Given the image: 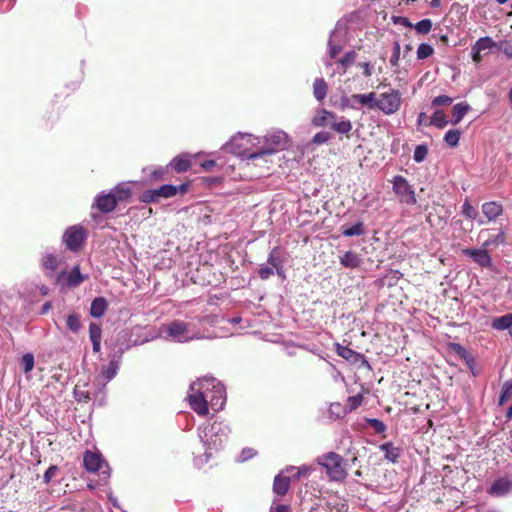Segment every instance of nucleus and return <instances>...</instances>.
Masks as SVG:
<instances>
[{"mask_svg":"<svg viewBox=\"0 0 512 512\" xmlns=\"http://www.w3.org/2000/svg\"><path fill=\"white\" fill-rule=\"evenodd\" d=\"M170 166L177 172H186L191 167V161L188 154H181L170 162Z\"/></svg>","mask_w":512,"mask_h":512,"instance_id":"23","label":"nucleus"},{"mask_svg":"<svg viewBox=\"0 0 512 512\" xmlns=\"http://www.w3.org/2000/svg\"><path fill=\"white\" fill-rule=\"evenodd\" d=\"M269 512H291V508L288 505L275 504V502H273Z\"/></svg>","mask_w":512,"mask_h":512,"instance_id":"56","label":"nucleus"},{"mask_svg":"<svg viewBox=\"0 0 512 512\" xmlns=\"http://www.w3.org/2000/svg\"><path fill=\"white\" fill-rule=\"evenodd\" d=\"M363 392H364V389H363V387H361L360 392H357L355 395L348 397L345 408H344L345 412H351V411L357 409L362 404Z\"/></svg>","mask_w":512,"mask_h":512,"instance_id":"29","label":"nucleus"},{"mask_svg":"<svg viewBox=\"0 0 512 512\" xmlns=\"http://www.w3.org/2000/svg\"><path fill=\"white\" fill-rule=\"evenodd\" d=\"M343 103L351 108L362 106L368 109L379 108L380 110H384L382 102L376 99V93L374 92L367 94H353L351 97L343 99Z\"/></svg>","mask_w":512,"mask_h":512,"instance_id":"11","label":"nucleus"},{"mask_svg":"<svg viewBox=\"0 0 512 512\" xmlns=\"http://www.w3.org/2000/svg\"><path fill=\"white\" fill-rule=\"evenodd\" d=\"M291 478L288 476H284V471H281L274 478L273 482V492L277 496H284L290 487Z\"/></svg>","mask_w":512,"mask_h":512,"instance_id":"19","label":"nucleus"},{"mask_svg":"<svg viewBox=\"0 0 512 512\" xmlns=\"http://www.w3.org/2000/svg\"><path fill=\"white\" fill-rule=\"evenodd\" d=\"M399 51H400V46H399V43L396 42L394 55L390 59V62L392 65H395L397 63V60L399 57Z\"/></svg>","mask_w":512,"mask_h":512,"instance_id":"60","label":"nucleus"},{"mask_svg":"<svg viewBox=\"0 0 512 512\" xmlns=\"http://www.w3.org/2000/svg\"><path fill=\"white\" fill-rule=\"evenodd\" d=\"M259 277L262 280H267L270 276L274 274V268L270 265H261L258 271Z\"/></svg>","mask_w":512,"mask_h":512,"instance_id":"49","label":"nucleus"},{"mask_svg":"<svg viewBox=\"0 0 512 512\" xmlns=\"http://www.w3.org/2000/svg\"><path fill=\"white\" fill-rule=\"evenodd\" d=\"M462 213L466 218L471 220L476 219L478 216L477 209L471 205L468 199H466L463 203Z\"/></svg>","mask_w":512,"mask_h":512,"instance_id":"41","label":"nucleus"},{"mask_svg":"<svg viewBox=\"0 0 512 512\" xmlns=\"http://www.w3.org/2000/svg\"><path fill=\"white\" fill-rule=\"evenodd\" d=\"M255 455V451L252 448H245L241 451L239 455V461L244 462L249 460Z\"/></svg>","mask_w":512,"mask_h":512,"instance_id":"55","label":"nucleus"},{"mask_svg":"<svg viewBox=\"0 0 512 512\" xmlns=\"http://www.w3.org/2000/svg\"><path fill=\"white\" fill-rule=\"evenodd\" d=\"M187 189V184H180L178 186L165 184L158 189L144 191L141 196V199L145 203L157 202L160 198H170L177 194H184L187 191Z\"/></svg>","mask_w":512,"mask_h":512,"instance_id":"9","label":"nucleus"},{"mask_svg":"<svg viewBox=\"0 0 512 512\" xmlns=\"http://www.w3.org/2000/svg\"><path fill=\"white\" fill-rule=\"evenodd\" d=\"M392 183L393 191L400 202L408 205H414L416 203L415 192L404 177L396 176Z\"/></svg>","mask_w":512,"mask_h":512,"instance_id":"12","label":"nucleus"},{"mask_svg":"<svg viewBox=\"0 0 512 512\" xmlns=\"http://www.w3.org/2000/svg\"><path fill=\"white\" fill-rule=\"evenodd\" d=\"M472 59L475 63H479L482 60L481 51L477 50L474 46H472Z\"/></svg>","mask_w":512,"mask_h":512,"instance_id":"59","label":"nucleus"},{"mask_svg":"<svg viewBox=\"0 0 512 512\" xmlns=\"http://www.w3.org/2000/svg\"><path fill=\"white\" fill-rule=\"evenodd\" d=\"M461 132L459 130H449L444 137L445 142L450 147H456L459 143Z\"/></svg>","mask_w":512,"mask_h":512,"instance_id":"39","label":"nucleus"},{"mask_svg":"<svg viewBox=\"0 0 512 512\" xmlns=\"http://www.w3.org/2000/svg\"><path fill=\"white\" fill-rule=\"evenodd\" d=\"M206 392L209 394V405L212 410L218 412L223 409L226 402V391L223 384L213 377L202 379Z\"/></svg>","mask_w":512,"mask_h":512,"instance_id":"6","label":"nucleus"},{"mask_svg":"<svg viewBox=\"0 0 512 512\" xmlns=\"http://www.w3.org/2000/svg\"><path fill=\"white\" fill-rule=\"evenodd\" d=\"M401 105V93L398 90H391L386 93V114H392L398 111Z\"/></svg>","mask_w":512,"mask_h":512,"instance_id":"22","label":"nucleus"},{"mask_svg":"<svg viewBox=\"0 0 512 512\" xmlns=\"http://www.w3.org/2000/svg\"><path fill=\"white\" fill-rule=\"evenodd\" d=\"M492 327L496 330H505L512 327V313L496 317L492 321Z\"/></svg>","mask_w":512,"mask_h":512,"instance_id":"28","label":"nucleus"},{"mask_svg":"<svg viewBox=\"0 0 512 512\" xmlns=\"http://www.w3.org/2000/svg\"><path fill=\"white\" fill-rule=\"evenodd\" d=\"M89 337L91 342L96 340H101L102 338V329L101 326L96 323H91L89 325Z\"/></svg>","mask_w":512,"mask_h":512,"instance_id":"47","label":"nucleus"},{"mask_svg":"<svg viewBox=\"0 0 512 512\" xmlns=\"http://www.w3.org/2000/svg\"><path fill=\"white\" fill-rule=\"evenodd\" d=\"M340 263L347 268H356L360 265L361 259L356 253L348 251L340 257Z\"/></svg>","mask_w":512,"mask_h":512,"instance_id":"25","label":"nucleus"},{"mask_svg":"<svg viewBox=\"0 0 512 512\" xmlns=\"http://www.w3.org/2000/svg\"><path fill=\"white\" fill-rule=\"evenodd\" d=\"M58 470L59 469L56 465H51L43 475L44 483L48 484L52 480V478L57 474Z\"/></svg>","mask_w":512,"mask_h":512,"instance_id":"53","label":"nucleus"},{"mask_svg":"<svg viewBox=\"0 0 512 512\" xmlns=\"http://www.w3.org/2000/svg\"><path fill=\"white\" fill-rule=\"evenodd\" d=\"M329 139H330V134L328 132L321 131V132L316 133L313 136L312 142L314 144L320 145V144L326 143Z\"/></svg>","mask_w":512,"mask_h":512,"instance_id":"51","label":"nucleus"},{"mask_svg":"<svg viewBox=\"0 0 512 512\" xmlns=\"http://www.w3.org/2000/svg\"><path fill=\"white\" fill-rule=\"evenodd\" d=\"M477 50L484 51L495 46V42L490 37H482L473 45Z\"/></svg>","mask_w":512,"mask_h":512,"instance_id":"45","label":"nucleus"},{"mask_svg":"<svg viewBox=\"0 0 512 512\" xmlns=\"http://www.w3.org/2000/svg\"><path fill=\"white\" fill-rule=\"evenodd\" d=\"M469 109L470 106L464 102L457 103L456 105H454L452 109V124L457 125L463 119V117L465 116Z\"/></svg>","mask_w":512,"mask_h":512,"instance_id":"27","label":"nucleus"},{"mask_svg":"<svg viewBox=\"0 0 512 512\" xmlns=\"http://www.w3.org/2000/svg\"><path fill=\"white\" fill-rule=\"evenodd\" d=\"M107 309V301L103 297L95 298L90 307V314L92 317L100 318L104 315Z\"/></svg>","mask_w":512,"mask_h":512,"instance_id":"24","label":"nucleus"},{"mask_svg":"<svg viewBox=\"0 0 512 512\" xmlns=\"http://www.w3.org/2000/svg\"><path fill=\"white\" fill-rule=\"evenodd\" d=\"M506 242V235L503 230H501L497 235L491 236L489 239H487L482 247L483 248H489L491 246H498L500 244H504Z\"/></svg>","mask_w":512,"mask_h":512,"instance_id":"33","label":"nucleus"},{"mask_svg":"<svg viewBox=\"0 0 512 512\" xmlns=\"http://www.w3.org/2000/svg\"><path fill=\"white\" fill-rule=\"evenodd\" d=\"M453 102V98L447 95H439L435 97L432 101L433 106H445L450 105Z\"/></svg>","mask_w":512,"mask_h":512,"instance_id":"50","label":"nucleus"},{"mask_svg":"<svg viewBox=\"0 0 512 512\" xmlns=\"http://www.w3.org/2000/svg\"><path fill=\"white\" fill-rule=\"evenodd\" d=\"M395 22L401 23L402 25L406 27H412V24L409 22V20L405 17H398L395 18Z\"/></svg>","mask_w":512,"mask_h":512,"instance_id":"63","label":"nucleus"},{"mask_svg":"<svg viewBox=\"0 0 512 512\" xmlns=\"http://www.w3.org/2000/svg\"><path fill=\"white\" fill-rule=\"evenodd\" d=\"M229 433V427L222 422H214L199 428V437L205 447V459L201 460L200 464L208 462L211 451H218L222 448Z\"/></svg>","mask_w":512,"mask_h":512,"instance_id":"1","label":"nucleus"},{"mask_svg":"<svg viewBox=\"0 0 512 512\" xmlns=\"http://www.w3.org/2000/svg\"><path fill=\"white\" fill-rule=\"evenodd\" d=\"M463 254L469 256L481 267L489 268L492 266V259L486 248L473 249L467 248L463 250Z\"/></svg>","mask_w":512,"mask_h":512,"instance_id":"15","label":"nucleus"},{"mask_svg":"<svg viewBox=\"0 0 512 512\" xmlns=\"http://www.w3.org/2000/svg\"><path fill=\"white\" fill-rule=\"evenodd\" d=\"M401 449L393 447L391 443H386V459L395 463L399 458Z\"/></svg>","mask_w":512,"mask_h":512,"instance_id":"46","label":"nucleus"},{"mask_svg":"<svg viewBox=\"0 0 512 512\" xmlns=\"http://www.w3.org/2000/svg\"><path fill=\"white\" fill-rule=\"evenodd\" d=\"M20 363H21L25 373L31 372L34 368V363H35L34 355L31 353L24 354L21 358Z\"/></svg>","mask_w":512,"mask_h":512,"instance_id":"42","label":"nucleus"},{"mask_svg":"<svg viewBox=\"0 0 512 512\" xmlns=\"http://www.w3.org/2000/svg\"><path fill=\"white\" fill-rule=\"evenodd\" d=\"M214 165H215L214 160H206L201 164L202 168L205 170H211L212 167H214Z\"/></svg>","mask_w":512,"mask_h":512,"instance_id":"62","label":"nucleus"},{"mask_svg":"<svg viewBox=\"0 0 512 512\" xmlns=\"http://www.w3.org/2000/svg\"><path fill=\"white\" fill-rule=\"evenodd\" d=\"M159 337L166 341L186 343L197 338V333L190 323L182 320H173L159 328Z\"/></svg>","mask_w":512,"mask_h":512,"instance_id":"2","label":"nucleus"},{"mask_svg":"<svg viewBox=\"0 0 512 512\" xmlns=\"http://www.w3.org/2000/svg\"><path fill=\"white\" fill-rule=\"evenodd\" d=\"M346 36V28L338 22L335 29L331 32L328 41V53L330 58H335L343 49L344 38Z\"/></svg>","mask_w":512,"mask_h":512,"instance_id":"13","label":"nucleus"},{"mask_svg":"<svg viewBox=\"0 0 512 512\" xmlns=\"http://www.w3.org/2000/svg\"><path fill=\"white\" fill-rule=\"evenodd\" d=\"M267 264L275 269L278 276L282 278L285 277L283 269V259L281 251L278 247H275L270 251L267 259Z\"/></svg>","mask_w":512,"mask_h":512,"instance_id":"18","label":"nucleus"},{"mask_svg":"<svg viewBox=\"0 0 512 512\" xmlns=\"http://www.w3.org/2000/svg\"><path fill=\"white\" fill-rule=\"evenodd\" d=\"M512 398V381H506L503 384L499 397V405H504Z\"/></svg>","mask_w":512,"mask_h":512,"instance_id":"35","label":"nucleus"},{"mask_svg":"<svg viewBox=\"0 0 512 512\" xmlns=\"http://www.w3.org/2000/svg\"><path fill=\"white\" fill-rule=\"evenodd\" d=\"M85 278L86 277L80 273L79 266H75L70 272L62 271L57 277V282L61 283L65 281L67 286L77 287L85 280Z\"/></svg>","mask_w":512,"mask_h":512,"instance_id":"16","label":"nucleus"},{"mask_svg":"<svg viewBox=\"0 0 512 512\" xmlns=\"http://www.w3.org/2000/svg\"><path fill=\"white\" fill-rule=\"evenodd\" d=\"M355 55L356 54L354 51L346 53L345 56L338 61L339 65H341V67L346 70V68L354 62Z\"/></svg>","mask_w":512,"mask_h":512,"instance_id":"48","label":"nucleus"},{"mask_svg":"<svg viewBox=\"0 0 512 512\" xmlns=\"http://www.w3.org/2000/svg\"><path fill=\"white\" fill-rule=\"evenodd\" d=\"M448 121L446 119V115L442 110H436L432 116L430 124L436 126L437 128H444L447 125Z\"/></svg>","mask_w":512,"mask_h":512,"instance_id":"36","label":"nucleus"},{"mask_svg":"<svg viewBox=\"0 0 512 512\" xmlns=\"http://www.w3.org/2000/svg\"><path fill=\"white\" fill-rule=\"evenodd\" d=\"M75 396L79 401H88L90 399L88 392H80L78 390H75Z\"/></svg>","mask_w":512,"mask_h":512,"instance_id":"61","label":"nucleus"},{"mask_svg":"<svg viewBox=\"0 0 512 512\" xmlns=\"http://www.w3.org/2000/svg\"><path fill=\"white\" fill-rule=\"evenodd\" d=\"M117 370H118V363L116 361L112 360L108 366H106L102 369L101 377H103V379L105 381H110L116 376Z\"/></svg>","mask_w":512,"mask_h":512,"instance_id":"32","label":"nucleus"},{"mask_svg":"<svg viewBox=\"0 0 512 512\" xmlns=\"http://www.w3.org/2000/svg\"><path fill=\"white\" fill-rule=\"evenodd\" d=\"M342 234L346 237L361 236L364 234L363 224L357 222L350 227L342 226Z\"/></svg>","mask_w":512,"mask_h":512,"instance_id":"31","label":"nucleus"},{"mask_svg":"<svg viewBox=\"0 0 512 512\" xmlns=\"http://www.w3.org/2000/svg\"><path fill=\"white\" fill-rule=\"evenodd\" d=\"M318 463L326 469V473L330 479L340 481L345 478L346 471L343 459L340 455L329 452L319 457Z\"/></svg>","mask_w":512,"mask_h":512,"instance_id":"7","label":"nucleus"},{"mask_svg":"<svg viewBox=\"0 0 512 512\" xmlns=\"http://www.w3.org/2000/svg\"><path fill=\"white\" fill-rule=\"evenodd\" d=\"M42 266L44 269L53 272L58 267V261L54 255L47 253L42 258Z\"/></svg>","mask_w":512,"mask_h":512,"instance_id":"37","label":"nucleus"},{"mask_svg":"<svg viewBox=\"0 0 512 512\" xmlns=\"http://www.w3.org/2000/svg\"><path fill=\"white\" fill-rule=\"evenodd\" d=\"M414 28L419 34H428L432 28V21L430 19H422L414 25Z\"/></svg>","mask_w":512,"mask_h":512,"instance_id":"44","label":"nucleus"},{"mask_svg":"<svg viewBox=\"0 0 512 512\" xmlns=\"http://www.w3.org/2000/svg\"><path fill=\"white\" fill-rule=\"evenodd\" d=\"M116 194L117 201H123L131 196V188L125 184L117 185L112 191Z\"/></svg>","mask_w":512,"mask_h":512,"instance_id":"34","label":"nucleus"},{"mask_svg":"<svg viewBox=\"0 0 512 512\" xmlns=\"http://www.w3.org/2000/svg\"><path fill=\"white\" fill-rule=\"evenodd\" d=\"M87 239V231L81 225H73L68 227L62 237L63 243L70 251H79Z\"/></svg>","mask_w":512,"mask_h":512,"instance_id":"10","label":"nucleus"},{"mask_svg":"<svg viewBox=\"0 0 512 512\" xmlns=\"http://www.w3.org/2000/svg\"><path fill=\"white\" fill-rule=\"evenodd\" d=\"M288 144V136L283 131H273L265 137V146L255 150L250 157L254 159H264L269 162V157L279 150L286 148Z\"/></svg>","mask_w":512,"mask_h":512,"instance_id":"3","label":"nucleus"},{"mask_svg":"<svg viewBox=\"0 0 512 512\" xmlns=\"http://www.w3.org/2000/svg\"><path fill=\"white\" fill-rule=\"evenodd\" d=\"M311 468L309 466L303 465L296 468V473L292 476L291 479L299 480L302 477H306L310 474Z\"/></svg>","mask_w":512,"mask_h":512,"instance_id":"52","label":"nucleus"},{"mask_svg":"<svg viewBox=\"0 0 512 512\" xmlns=\"http://www.w3.org/2000/svg\"><path fill=\"white\" fill-rule=\"evenodd\" d=\"M512 489V481L508 478H499L489 488L488 494L492 496H503L509 493Z\"/></svg>","mask_w":512,"mask_h":512,"instance_id":"17","label":"nucleus"},{"mask_svg":"<svg viewBox=\"0 0 512 512\" xmlns=\"http://www.w3.org/2000/svg\"><path fill=\"white\" fill-rule=\"evenodd\" d=\"M482 213L488 221H494L502 215L503 206L496 201L485 202L482 204Z\"/></svg>","mask_w":512,"mask_h":512,"instance_id":"21","label":"nucleus"},{"mask_svg":"<svg viewBox=\"0 0 512 512\" xmlns=\"http://www.w3.org/2000/svg\"><path fill=\"white\" fill-rule=\"evenodd\" d=\"M333 130L337 131V132H340V133H345L347 134L348 132L351 131L352 129V124L349 120H341V121H337L336 119L333 121L332 123V127H331Z\"/></svg>","mask_w":512,"mask_h":512,"instance_id":"38","label":"nucleus"},{"mask_svg":"<svg viewBox=\"0 0 512 512\" xmlns=\"http://www.w3.org/2000/svg\"><path fill=\"white\" fill-rule=\"evenodd\" d=\"M209 394L206 392L203 380H198L190 385V393L187 396L190 407L199 415L208 413Z\"/></svg>","mask_w":512,"mask_h":512,"instance_id":"5","label":"nucleus"},{"mask_svg":"<svg viewBox=\"0 0 512 512\" xmlns=\"http://www.w3.org/2000/svg\"><path fill=\"white\" fill-rule=\"evenodd\" d=\"M370 427L374 428L377 433L384 432V423L378 419H368Z\"/></svg>","mask_w":512,"mask_h":512,"instance_id":"54","label":"nucleus"},{"mask_svg":"<svg viewBox=\"0 0 512 512\" xmlns=\"http://www.w3.org/2000/svg\"><path fill=\"white\" fill-rule=\"evenodd\" d=\"M337 351L338 355L345 359H349L354 353L351 349L347 347H339Z\"/></svg>","mask_w":512,"mask_h":512,"instance_id":"58","label":"nucleus"},{"mask_svg":"<svg viewBox=\"0 0 512 512\" xmlns=\"http://www.w3.org/2000/svg\"><path fill=\"white\" fill-rule=\"evenodd\" d=\"M253 136L251 134H238L223 145V150L227 153L235 154L236 156L242 157L249 161H256L250 157L255 151H251V145H253Z\"/></svg>","mask_w":512,"mask_h":512,"instance_id":"4","label":"nucleus"},{"mask_svg":"<svg viewBox=\"0 0 512 512\" xmlns=\"http://www.w3.org/2000/svg\"><path fill=\"white\" fill-rule=\"evenodd\" d=\"M116 194L110 192L108 194H100L95 198L94 206L102 213H109L117 206Z\"/></svg>","mask_w":512,"mask_h":512,"instance_id":"14","label":"nucleus"},{"mask_svg":"<svg viewBox=\"0 0 512 512\" xmlns=\"http://www.w3.org/2000/svg\"><path fill=\"white\" fill-rule=\"evenodd\" d=\"M164 173H165V170L161 167L154 169L153 172L151 173V180H154V181L162 180Z\"/></svg>","mask_w":512,"mask_h":512,"instance_id":"57","label":"nucleus"},{"mask_svg":"<svg viewBox=\"0 0 512 512\" xmlns=\"http://www.w3.org/2000/svg\"><path fill=\"white\" fill-rule=\"evenodd\" d=\"M361 66L364 68V75L370 76L372 73V66L369 63H363Z\"/></svg>","mask_w":512,"mask_h":512,"instance_id":"64","label":"nucleus"},{"mask_svg":"<svg viewBox=\"0 0 512 512\" xmlns=\"http://www.w3.org/2000/svg\"><path fill=\"white\" fill-rule=\"evenodd\" d=\"M328 91V86L323 78H317L313 84V95L318 101H322Z\"/></svg>","mask_w":512,"mask_h":512,"instance_id":"26","label":"nucleus"},{"mask_svg":"<svg viewBox=\"0 0 512 512\" xmlns=\"http://www.w3.org/2000/svg\"><path fill=\"white\" fill-rule=\"evenodd\" d=\"M428 155V147L425 144L417 145L414 150L413 159L417 163L423 162Z\"/></svg>","mask_w":512,"mask_h":512,"instance_id":"40","label":"nucleus"},{"mask_svg":"<svg viewBox=\"0 0 512 512\" xmlns=\"http://www.w3.org/2000/svg\"><path fill=\"white\" fill-rule=\"evenodd\" d=\"M84 467L89 472H99V478L102 484H106L110 478V467L103 460L99 453L87 451L83 458Z\"/></svg>","mask_w":512,"mask_h":512,"instance_id":"8","label":"nucleus"},{"mask_svg":"<svg viewBox=\"0 0 512 512\" xmlns=\"http://www.w3.org/2000/svg\"><path fill=\"white\" fill-rule=\"evenodd\" d=\"M67 328L73 333H78L82 327L80 315L76 312L68 314L66 318Z\"/></svg>","mask_w":512,"mask_h":512,"instance_id":"30","label":"nucleus"},{"mask_svg":"<svg viewBox=\"0 0 512 512\" xmlns=\"http://www.w3.org/2000/svg\"><path fill=\"white\" fill-rule=\"evenodd\" d=\"M434 53V49L431 45L422 43L417 49V58L419 60L426 59Z\"/></svg>","mask_w":512,"mask_h":512,"instance_id":"43","label":"nucleus"},{"mask_svg":"<svg viewBox=\"0 0 512 512\" xmlns=\"http://www.w3.org/2000/svg\"><path fill=\"white\" fill-rule=\"evenodd\" d=\"M335 119H337L336 114L325 109H320L313 117L312 123L317 127L329 126L331 128Z\"/></svg>","mask_w":512,"mask_h":512,"instance_id":"20","label":"nucleus"}]
</instances>
